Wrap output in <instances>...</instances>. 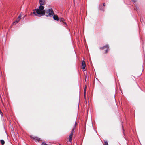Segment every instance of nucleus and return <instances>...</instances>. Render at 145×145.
Instances as JSON below:
<instances>
[{
  "label": "nucleus",
  "instance_id": "nucleus-1",
  "mask_svg": "<svg viewBox=\"0 0 145 145\" xmlns=\"http://www.w3.org/2000/svg\"><path fill=\"white\" fill-rule=\"evenodd\" d=\"M44 7L42 5H40L39 9H35L33 10V14L35 16H40L44 15V12L43 10Z\"/></svg>",
  "mask_w": 145,
  "mask_h": 145
},
{
  "label": "nucleus",
  "instance_id": "nucleus-2",
  "mask_svg": "<svg viewBox=\"0 0 145 145\" xmlns=\"http://www.w3.org/2000/svg\"><path fill=\"white\" fill-rule=\"evenodd\" d=\"M44 15L45 14L46 17L49 16H51L54 15V13L52 9L50 8L46 10H44Z\"/></svg>",
  "mask_w": 145,
  "mask_h": 145
},
{
  "label": "nucleus",
  "instance_id": "nucleus-3",
  "mask_svg": "<svg viewBox=\"0 0 145 145\" xmlns=\"http://www.w3.org/2000/svg\"><path fill=\"white\" fill-rule=\"evenodd\" d=\"M30 137L34 140L35 141L39 142L40 140V139L36 137H34L33 136H31Z\"/></svg>",
  "mask_w": 145,
  "mask_h": 145
},
{
  "label": "nucleus",
  "instance_id": "nucleus-4",
  "mask_svg": "<svg viewBox=\"0 0 145 145\" xmlns=\"http://www.w3.org/2000/svg\"><path fill=\"white\" fill-rule=\"evenodd\" d=\"M59 20L60 21L62 22V23L63 24H65L66 26H67L66 23V22H65V20L64 19L62 18H59Z\"/></svg>",
  "mask_w": 145,
  "mask_h": 145
},
{
  "label": "nucleus",
  "instance_id": "nucleus-5",
  "mask_svg": "<svg viewBox=\"0 0 145 145\" xmlns=\"http://www.w3.org/2000/svg\"><path fill=\"white\" fill-rule=\"evenodd\" d=\"M53 15V19L54 20L56 21H58L59 20V17H58L57 16L55 15L54 14Z\"/></svg>",
  "mask_w": 145,
  "mask_h": 145
},
{
  "label": "nucleus",
  "instance_id": "nucleus-6",
  "mask_svg": "<svg viewBox=\"0 0 145 145\" xmlns=\"http://www.w3.org/2000/svg\"><path fill=\"white\" fill-rule=\"evenodd\" d=\"M45 0H39V3L41 5H44L45 4Z\"/></svg>",
  "mask_w": 145,
  "mask_h": 145
},
{
  "label": "nucleus",
  "instance_id": "nucleus-7",
  "mask_svg": "<svg viewBox=\"0 0 145 145\" xmlns=\"http://www.w3.org/2000/svg\"><path fill=\"white\" fill-rule=\"evenodd\" d=\"M86 67L85 62L84 61H82V69H84Z\"/></svg>",
  "mask_w": 145,
  "mask_h": 145
},
{
  "label": "nucleus",
  "instance_id": "nucleus-8",
  "mask_svg": "<svg viewBox=\"0 0 145 145\" xmlns=\"http://www.w3.org/2000/svg\"><path fill=\"white\" fill-rule=\"evenodd\" d=\"M72 137L73 134H72V133H71L69 138V140L70 142L72 141Z\"/></svg>",
  "mask_w": 145,
  "mask_h": 145
},
{
  "label": "nucleus",
  "instance_id": "nucleus-9",
  "mask_svg": "<svg viewBox=\"0 0 145 145\" xmlns=\"http://www.w3.org/2000/svg\"><path fill=\"white\" fill-rule=\"evenodd\" d=\"M76 123H75L74 125L73 126V129L72 130V131H71V133H72V134L73 135V133H74V129L76 127Z\"/></svg>",
  "mask_w": 145,
  "mask_h": 145
},
{
  "label": "nucleus",
  "instance_id": "nucleus-10",
  "mask_svg": "<svg viewBox=\"0 0 145 145\" xmlns=\"http://www.w3.org/2000/svg\"><path fill=\"white\" fill-rule=\"evenodd\" d=\"M20 20V19H19L18 18H17L16 20V21L15 22H13L12 24L13 25H15Z\"/></svg>",
  "mask_w": 145,
  "mask_h": 145
},
{
  "label": "nucleus",
  "instance_id": "nucleus-11",
  "mask_svg": "<svg viewBox=\"0 0 145 145\" xmlns=\"http://www.w3.org/2000/svg\"><path fill=\"white\" fill-rule=\"evenodd\" d=\"M0 141H1V144L2 145H3V144H4V143H5V142H4V140H0Z\"/></svg>",
  "mask_w": 145,
  "mask_h": 145
},
{
  "label": "nucleus",
  "instance_id": "nucleus-12",
  "mask_svg": "<svg viewBox=\"0 0 145 145\" xmlns=\"http://www.w3.org/2000/svg\"><path fill=\"white\" fill-rule=\"evenodd\" d=\"M104 145H108V142L107 141H104Z\"/></svg>",
  "mask_w": 145,
  "mask_h": 145
},
{
  "label": "nucleus",
  "instance_id": "nucleus-13",
  "mask_svg": "<svg viewBox=\"0 0 145 145\" xmlns=\"http://www.w3.org/2000/svg\"><path fill=\"white\" fill-rule=\"evenodd\" d=\"M107 48L108 49V45H107L106 46H105L103 47H102V48H101L102 49H103L104 48Z\"/></svg>",
  "mask_w": 145,
  "mask_h": 145
},
{
  "label": "nucleus",
  "instance_id": "nucleus-14",
  "mask_svg": "<svg viewBox=\"0 0 145 145\" xmlns=\"http://www.w3.org/2000/svg\"><path fill=\"white\" fill-rule=\"evenodd\" d=\"M99 8L101 10H104V8H102V7H99Z\"/></svg>",
  "mask_w": 145,
  "mask_h": 145
},
{
  "label": "nucleus",
  "instance_id": "nucleus-15",
  "mask_svg": "<svg viewBox=\"0 0 145 145\" xmlns=\"http://www.w3.org/2000/svg\"><path fill=\"white\" fill-rule=\"evenodd\" d=\"M21 17H22V15L21 14H20L19 15L18 18L20 20Z\"/></svg>",
  "mask_w": 145,
  "mask_h": 145
},
{
  "label": "nucleus",
  "instance_id": "nucleus-16",
  "mask_svg": "<svg viewBox=\"0 0 145 145\" xmlns=\"http://www.w3.org/2000/svg\"><path fill=\"white\" fill-rule=\"evenodd\" d=\"M41 145H47V144L46 143L43 142L41 144Z\"/></svg>",
  "mask_w": 145,
  "mask_h": 145
},
{
  "label": "nucleus",
  "instance_id": "nucleus-17",
  "mask_svg": "<svg viewBox=\"0 0 145 145\" xmlns=\"http://www.w3.org/2000/svg\"><path fill=\"white\" fill-rule=\"evenodd\" d=\"M86 87H85V88H84V92L85 93L86 92Z\"/></svg>",
  "mask_w": 145,
  "mask_h": 145
},
{
  "label": "nucleus",
  "instance_id": "nucleus-18",
  "mask_svg": "<svg viewBox=\"0 0 145 145\" xmlns=\"http://www.w3.org/2000/svg\"><path fill=\"white\" fill-rule=\"evenodd\" d=\"M108 51V49L107 50H105V53H107Z\"/></svg>",
  "mask_w": 145,
  "mask_h": 145
},
{
  "label": "nucleus",
  "instance_id": "nucleus-19",
  "mask_svg": "<svg viewBox=\"0 0 145 145\" xmlns=\"http://www.w3.org/2000/svg\"><path fill=\"white\" fill-rule=\"evenodd\" d=\"M132 1H133V2H135L136 1V0H131Z\"/></svg>",
  "mask_w": 145,
  "mask_h": 145
},
{
  "label": "nucleus",
  "instance_id": "nucleus-20",
  "mask_svg": "<svg viewBox=\"0 0 145 145\" xmlns=\"http://www.w3.org/2000/svg\"><path fill=\"white\" fill-rule=\"evenodd\" d=\"M105 3H103V6H105Z\"/></svg>",
  "mask_w": 145,
  "mask_h": 145
},
{
  "label": "nucleus",
  "instance_id": "nucleus-21",
  "mask_svg": "<svg viewBox=\"0 0 145 145\" xmlns=\"http://www.w3.org/2000/svg\"><path fill=\"white\" fill-rule=\"evenodd\" d=\"M33 14V13L31 12V14H30V15H32V14Z\"/></svg>",
  "mask_w": 145,
  "mask_h": 145
}]
</instances>
